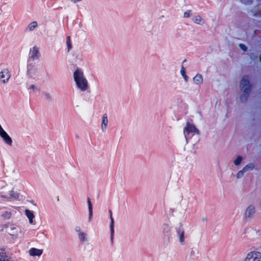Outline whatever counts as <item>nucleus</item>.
<instances>
[{
  "label": "nucleus",
  "mask_w": 261,
  "mask_h": 261,
  "mask_svg": "<svg viewBox=\"0 0 261 261\" xmlns=\"http://www.w3.org/2000/svg\"><path fill=\"white\" fill-rule=\"evenodd\" d=\"M73 80L76 87L80 91H86L89 89V84L83 70L77 68L73 73Z\"/></svg>",
  "instance_id": "obj_1"
},
{
  "label": "nucleus",
  "mask_w": 261,
  "mask_h": 261,
  "mask_svg": "<svg viewBox=\"0 0 261 261\" xmlns=\"http://www.w3.org/2000/svg\"><path fill=\"white\" fill-rule=\"evenodd\" d=\"M8 233L13 240L23 238L24 232L18 226L15 224H10L7 228Z\"/></svg>",
  "instance_id": "obj_2"
},
{
  "label": "nucleus",
  "mask_w": 261,
  "mask_h": 261,
  "mask_svg": "<svg viewBox=\"0 0 261 261\" xmlns=\"http://www.w3.org/2000/svg\"><path fill=\"white\" fill-rule=\"evenodd\" d=\"M7 187H4L0 192V198L3 200L9 201L12 199H17L19 197V194L14 190H9L8 192Z\"/></svg>",
  "instance_id": "obj_3"
},
{
  "label": "nucleus",
  "mask_w": 261,
  "mask_h": 261,
  "mask_svg": "<svg viewBox=\"0 0 261 261\" xmlns=\"http://www.w3.org/2000/svg\"><path fill=\"white\" fill-rule=\"evenodd\" d=\"M240 88L243 94L240 98L242 101H245L250 92V86L247 76H243L240 82Z\"/></svg>",
  "instance_id": "obj_4"
},
{
  "label": "nucleus",
  "mask_w": 261,
  "mask_h": 261,
  "mask_svg": "<svg viewBox=\"0 0 261 261\" xmlns=\"http://www.w3.org/2000/svg\"><path fill=\"white\" fill-rule=\"evenodd\" d=\"M184 134L185 139L187 140L194 135H199V131L194 124L187 123L184 129Z\"/></svg>",
  "instance_id": "obj_5"
},
{
  "label": "nucleus",
  "mask_w": 261,
  "mask_h": 261,
  "mask_svg": "<svg viewBox=\"0 0 261 261\" xmlns=\"http://www.w3.org/2000/svg\"><path fill=\"white\" fill-rule=\"evenodd\" d=\"M244 261H261V253L257 251L249 252Z\"/></svg>",
  "instance_id": "obj_6"
},
{
  "label": "nucleus",
  "mask_w": 261,
  "mask_h": 261,
  "mask_svg": "<svg viewBox=\"0 0 261 261\" xmlns=\"http://www.w3.org/2000/svg\"><path fill=\"white\" fill-rule=\"evenodd\" d=\"M11 77L10 70L8 68H3L0 71V81L2 83L5 84L7 83Z\"/></svg>",
  "instance_id": "obj_7"
},
{
  "label": "nucleus",
  "mask_w": 261,
  "mask_h": 261,
  "mask_svg": "<svg viewBox=\"0 0 261 261\" xmlns=\"http://www.w3.org/2000/svg\"><path fill=\"white\" fill-rule=\"evenodd\" d=\"M39 56V49L37 46H33L30 48L29 54V59L35 60L38 59Z\"/></svg>",
  "instance_id": "obj_8"
},
{
  "label": "nucleus",
  "mask_w": 261,
  "mask_h": 261,
  "mask_svg": "<svg viewBox=\"0 0 261 261\" xmlns=\"http://www.w3.org/2000/svg\"><path fill=\"white\" fill-rule=\"evenodd\" d=\"M27 74L31 77L35 78L37 75L38 70L37 67L32 64L28 65Z\"/></svg>",
  "instance_id": "obj_9"
},
{
  "label": "nucleus",
  "mask_w": 261,
  "mask_h": 261,
  "mask_svg": "<svg viewBox=\"0 0 261 261\" xmlns=\"http://www.w3.org/2000/svg\"><path fill=\"white\" fill-rule=\"evenodd\" d=\"M177 237L180 245L185 244V230L183 228H179L176 232Z\"/></svg>",
  "instance_id": "obj_10"
},
{
  "label": "nucleus",
  "mask_w": 261,
  "mask_h": 261,
  "mask_svg": "<svg viewBox=\"0 0 261 261\" xmlns=\"http://www.w3.org/2000/svg\"><path fill=\"white\" fill-rule=\"evenodd\" d=\"M0 137L3 139L4 142L9 146L12 145V140L8 134L4 130L0 133Z\"/></svg>",
  "instance_id": "obj_11"
},
{
  "label": "nucleus",
  "mask_w": 261,
  "mask_h": 261,
  "mask_svg": "<svg viewBox=\"0 0 261 261\" xmlns=\"http://www.w3.org/2000/svg\"><path fill=\"white\" fill-rule=\"evenodd\" d=\"M29 254L32 257H40L43 253V249H39L36 248H31L29 250Z\"/></svg>",
  "instance_id": "obj_12"
},
{
  "label": "nucleus",
  "mask_w": 261,
  "mask_h": 261,
  "mask_svg": "<svg viewBox=\"0 0 261 261\" xmlns=\"http://www.w3.org/2000/svg\"><path fill=\"white\" fill-rule=\"evenodd\" d=\"M244 233L247 234L249 237L254 238L257 235V231L253 227H247L245 229Z\"/></svg>",
  "instance_id": "obj_13"
},
{
  "label": "nucleus",
  "mask_w": 261,
  "mask_h": 261,
  "mask_svg": "<svg viewBox=\"0 0 261 261\" xmlns=\"http://www.w3.org/2000/svg\"><path fill=\"white\" fill-rule=\"evenodd\" d=\"M255 213V208L252 205H249L245 212V217L246 218H250L252 217Z\"/></svg>",
  "instance_id": "obj_14"
},
{
  "label": "nucleus",
  "mask_w": 261,
  "mask_h": 261,
  "mask_svg": "<svg viewBox=\"0 0 261 261\" xmlns=\"http://www.w3.org/2000/svg\"><path fill=\"white\" fill-rule=\"evenodd\" d=\"M108 124V119L107 117V115L105 114L102 115L101 117V128L102 132H106Z\"/></svg>",
  "instance_id": "obj_15"
},
{
  "label": "nucleus",
  "mask_w": 261,
  "mask_h": 261,
  "mask_svg": "<svg viewBox=\"0 0 261 261\" xmlns=\"http://www.w3.org/2000/svg\"><path fill=\"white\" fill-rule=\"evenodd\" d=\"M192 21L196 24L202 25L205 23V20L200 15H196L192 18Z\"/></svg>",
  "instance_id": "obj_16"
},
{
  "label": "nucleus",
  "mask_w": 261,
  "mask_h": 261,
  "mask_svg": "<svg viewBox=\"0 0 261 261\" xmlns=\"http://www.w3.org/2000/svg\"><path fill=\"white\" fill-rule=\"evenodd\" d=\"M25 215L27 216V217L28 218L29 223L31 224H34L35 223L34 222V219L35 218V216H34V213L29 210H25Z\"/></svg>",
  "instance_id": "obj_17"
},
{
  "label": "nucleus",
  "mask_w": 261,
  "mask_h": 261,
  "mask_svg": "<svg viewBox=\"0 0 261 261\" xmlns=\"http://www.w3.org/2000/svg\"><path fill=\"white\" fill-rule=\"evenodd\" d=\"M193 82L195 84L197 85H200L203 83V76L201 74L197 73L196 75L193 78Z\"/></svg>",
  "instance_id": "obj_18"
},
{
  "label": "nucleus",
  "mask_w": 261,
  "mask_h": 261,
  "mask_svg": "<svg viewBox=\"0 0 261 261\" xmlns=\"http://www.w3.org/2000/svg\"><path fill=\"white\" fill-rule=\"evenodd\" d=\"M0 261H13L7 255L4 249H0Z\"/></svg>",
  "instance_id": "obj_19"
},
{
  "label": "nucleus",
  "mask_w": 261,
  "mask_h": 261,
  "mask_svg": "<svg viewBox=\"0 0 261 261\" xmlns=\"http://www.w3.org/2000/svg\"><path fill=\"white\" fill-rule=\"evenodd\" d=\"M87 203L88 205V209H89V217H88V221L91 222L93 216V208H92V204L89 198L87 199Z\"/></svg>",
  "instance_id": "obj_20"
},
{
  "label": "nucleus",
  "mask_w": 261,
  "mask_h": 261,
  "mask_svg": "<svg viewBox=\"0 0 261 261\" xmlns=\"http://www.w3.org/2000/svg\"><path fill=\"white\" fill-rule=\"evenodd\" d=\"M38 27V23L37 21H33L31 22H30L27 28V30L28 31V32H32L33 31L34 29H35L36 28H37Z\"/></svg>",
  "instance_id": "obj_21"
},
{
  "label": "nucleus",
  "mask_w": 261,
  "mask_h": 261,
  "mask_svg": "<svg viewBox=\"0 0 261 261\" xmlns=\"http://www.w3.org/2000/svg\"><path fill=\"white\" fill-rule=\"evenodd\" d=\"M78 238L80 242L85 243L88 241L87 234L84 231L78 234Z\"/></svg>",
  "instance_id": "obj_22"
},
{
  "label": "nucleus",
  "mask_w": 261,
  "mask_h": 261,
  "mask_svg": "<svg viewBox=\"0 0 261 261\" xmlns=\"http://www.w3.org/2000/svg\"><path fill=\"white\" fill-rule=\"evenodd\" d=\"M12 215V211L10 210H8L3 212L1 214V217L4 219H9L11 218Z\"/></svg>",
  "instance_id": "obj_23"
},
{
  "label": "nucleus",
  "mask_w": 261,
  "mask_h": 261,
  "mask_svg": "<svg viewBox=\"0 0 261 261\" xmlns=\"http://www.w3.org/2000/svg\"><path fill=\"white\" fill-rule=\"evenodd\" d=\"M254 165L253 163H249L246 165L243 168V170L245 172L252 170L254 169Z\"/></svg>",
  "instance_id": "obj_24"
},
{
  "label": "nucleus",
  "mask_w": 261,
  "mask_h": 261,
  "mask_svg": "<svg viewBox=\"0 0 261 261\" xmlns=\"http://www.w3.org/2000/svg\"><path fill=\"white\" fill-rule=\"evenodd\" d=\"M111 224H110V229H111V239H112L114 236V219L112 217V214L111 215Z\"/></svg>",
  "instance_id": "obj_25"
},
{
  "label": "nucleus",
  "mask_w": 261,
  "mask_h": 261,
  "mask_svg": "<svg viewBox=\"0 0 261 261\" xmlns=\"http://www.w3.org/2000/svg\"><path fill=\"white\" fill-rule=\"evenodd\" d=\"M170 228L168 224H164L162 226V230L164 233H168L170 231Z\"/></svg>",
  "instance_id": "obj_26"
},
{
  "label": "nucleus",
  "mask_w": 261,
  "mask_h": 261,
  "mask_svg": "<svg viewBox=\"0 0 261 261\" xmlns=\"http://www.w3.org/2000/svg\"><path fill=\"white\" fill-rule=\"evenodd\" d=\"M28 89L29 90H32L33 92H36V91H38L39 90V88L35 85H34V84L30 85L29 86Z\"/></svg>",
  "instance_id": "obj_27"
},
{
  "label": "nucleus",
  "mask_w": 261,
  "mask_h": 261,
  "mask_svg": "<svg viewBox=\"0 0 261 261\" xmlns=\"http://www.w3.org/2000/svg\"><path fill=\"white\" fill-rule=\"evenodd\" d=\"M242 161V158L241 156H238L234 161V164L236 166L239 165Z\"/></svg>",
  "instance_id": "obj_28"
},
{
  "label": "nucleus",
  "mask_w": 261,
  "mask_h": 261,
  "mask_svg": "<svg viewBox=\"0 0 261 261\" xmlns=\"http://www.w3.org/2000/svg\"><path fill=\"white\" fill-rule=\"evenodd\" d=\"M67 46H68V51H69L71 47H72V46H71V40H70V37H67Z\"/></svg>",
  "instance_id": "obj_29"
},
{
  "label": "nucleus",
  "mask_w": 261,
  "mask_h": 261,
  "mask_svg": "<svg viewBox=\"0 0 261 261\" xmlns=\"http://www.w3.org/2000/svg\"><path fill=\"white\" fill-rule=\"evenodd\" d=\"M244 173H245V172L243 171V170L242 169L241 170L239 171L237 173V174H236L237 178H241L243 176Z\"/></svg>",
  "instance_id": "obj_30"
},
{
  "label": "nucleus",
  "mask_w": 261,
  "mask_h": 261,
  "mask_svg": "<svg viewBox=\"0 0 261 261\" xmlns=\"http://www.w3.org/2000/svg\"><path fill=\"white\" fill-rule=\"evenodd\" d=\"M75 231L77 233V234H80L81 232H83V231L82 230L80 226H77L75 227Z\"/></svg>",
  "instance_id": "obj_31"
},
{
  "label": "nucleus",
  "mask_w": 261,
  "mask_h": 261,
  "mask_svg": "<svg viewBox=\"0 0 261 261\" xmlns=\"http://www.w3.org/2000/svg\"><path fill=\"white\" fill-rule=\"evenodd\" d=\"M180 73L182 76L186 74V70L184 66H181L180 70Z\"/></svg>",
  "instance_id": "obj_32"
},
{
  "label": "nucleus",
  "mask_w": 261,
  "mask_h": 261,
  "mask_svg": "<svg viewBox=\"0 0 261 261\" xmlns=\"http://www.w3.org/2000/svg\"><path fill=\"white\" fill-rule=\"evenodd\" d=\"M191 15V11H188L184 13V17L188 18L190 17Z\"/></svg>",
  "instance_id": "obj_33"
},
{
  "label": "nucleus",
  "mask_w": 261,
  "mask_h": 261,
  "mask_svg": "<svg viewBox=\"0 0 261 261\" xmlns=\"http://www.w3.org/2000/svg\"><path fill=\"white\" fill-rule=\"evenodd\" d=\"M22 78H21V79L20 78H18L17 80H16V82L19 85H23V80H22Z\"/></svg>",
  "instance_id": "obj_34"
},
{
  "label": "nucleus",
  "mask_w": 261,
  "mask_h": 261,
  "mask_svg": "<svg viewBox=\"0 0 261 261\" xmlns=\"http://www.w3.org/2000/svg\"><path fill=\"white\" fill-rule=\"evenodd\" d=\"M239 46H240V47L242 50H243L244 51H246V50H247V47H246L245 45H244V44H240L239 45Z\"/></svg>",
  "instance_id": "obj_35"
},
{
  "label": "nucleus",
  "mask_w": 261,
  "mask_h": 261,
  "mask_svg": "<svg viewBox=\"0 0 261 261\" xmlns=\"http://www.w3.org/2000/svg\"><path fill=\"white\" fill-rule=\"evenodd\" d=\"M184 79L185 82H187L189 80V77L186 75H184L182 76Z\"/></svg>",
  "instance_id": "obj_36"
},
{
  "label": "nucleus",
  "mask_w": 261,
  "mask_h": 261,
  "mask_svg": "<svg viewBox=\"0 0 261 261\" xmlns=\"http://www.w3.org/2000/svg\"><path fill=\"white\" fill-rule=\"evenodd\" d=\"M82 0H71V1L73 3H77L79 2H80Z\"/></svg>",
  "instance_id": "obj_37"
},
{
  "label": "nucleus",
  "mask_w": 261,
  "mask_h": 261,
  "mask_svg": "<svg viewBox=\"0 0 261 261\" xmlns=\"http://www.w3.org/2000/svg\"><path fill=\"white\" fill-rule=\"evenodd\" d=\"M192 253H194V252L193 250L191 251V254H192Z\"/></svg>",
  "instance_id": "obj_38"
},
{
  "label": "nucleus",
  "mask_w": 261,
  "mask_h": 261,
  "mask_svg": "<svg viewBox=\"0 0 261 261\" xmlns=\"http://www.w3.org/2000/svg\"><path fill=\"white\" fill-rule=\"evenodd\" d=\"M260 61L261 62V56L259 57Z\"/></svg>",
  "instance_id": "obj_39"
}]
</instances>
